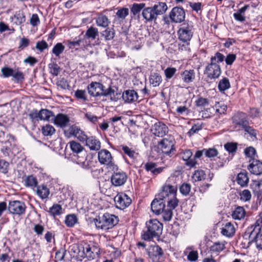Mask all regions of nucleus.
<instances>
[{"mask_svg":"<svg viewBox=\"0 0 262 262\" xmlns=\"http://www.w3.org/2000/svg\"><path fill=\"white\" fill-rule=\"evenodd\" d=\"M225 56L221 53L217 52L211 57V62L205 69V73L211 79L217 78L221 74V69L217 63L223 62Z\"/></svg>","mask_w":262,"mask_h":262,"instance_id":"1","label":"nucleus"},{"mask_svg":"<svg viewBox=\"0 0 262 262\" xmlns=\"http://www.w3.org/2000/svg\"><path fill=\"white\" fill-rule=\"evenodd\" d=\"M177 188L174 186L167 185L163 187L162 192L160 196L165 198L164 201L167 202V208L173 210L178 205L179 200L176 197Z\"/></svg>","mask_w":262,"mask_h":262,"instance_id":"2","label":"nucleus"},{"mask_svg":"<svg viewBox=\"0 0 262 262\" xmlns=\"http://www.w3.org/2000/svg\"><path fill=\"white\" fill-rule=\"evenodd\" d=\"M89 94L94 97L110 96L112 100V96L114 95L115 90L109 86L107 89H104V86L100 83L92 82L88 86Z\"/></svg>","mask_w":262,"mask_h":262,"instance_id":"3","label":"nucleus"},{"mask_svg":"<svg viewBox=\"0 0 262 262\" xmlns=\"http://www.w3.org/2000/svg\"><path fill=\"white\" fill-rule=\"evenodd\" d=\"M94 222L97 228L106 230L115 226L118 223V220L115 215L105 213L102 216L95 219Z\"/></svg>","mask_w":262,"mask_h":262,"instance_id":"4","label":"nucleus"},{"mask_svg":"<svg viewBox=\"0 0 262 262\" xmlns=\"http://www.w3.org/2000/svg\"><path fill=\"white\" fill-rule=\"evenodd\" d=\"M179 39L183 42L190 40L193 34V26L191 22L183 24L178 32Z\"/></svg>","mask_w":262,"mask_h":262,"instance_id":"5","label":"nucleus"},{"mask_svg":"<svg viewBox=\"0 0 262 262\" xmlns=\"http://www.w3.org/2000/svg\"><path fill=\"white\" fill-rule=\"evenodd\" d=\"M167 6L164 2H159L151 8L148 7L149 17L148 21H155L158 15L164 14L167 10Z\"/></svg>","mask_w":262,"mask_h":262,"instance_id":"6","label":"nucleus"},{"mask_svg":"<svg viewBox=\"0 0 262 262\" xmlns=\"http://www.w3.org/2000/svg\"><path fill=\"white\" fill-rule=\"evenodd\" d=\"M98 160L102 164L107 165V168L112 170H117V166L112 161L111 152L106 149H101L98 152Z\"/></svg>","mask_w":262,"mask_h":262,"instance_id":"7","label":"nucleus"},{"mask_svg":"<svg viewBox=\"0 0 262 262\" xmlns=\"http://www.w3.org/2000/svg\"><path fill=\"white\" fill-rule=\"evenodd\" d=\"M163 225L156 219L150 220L148 223V240L154 237H159L162 234Z\"/></svg>","mask_w":262,"mask_h":262,"instance_id":"8","label":"nucleus"},{"mask_svg":"<svg viewBox=\"0 0 262 262\" xmlns=\"http://www.w3.org/2000/svg\"><path fill=\"white\" fill-rule=\"evenodd\" d=\"M26 208L24 203L19 201L10 202L8 206V210L10 213L18 215L25 213Z\"/></svg>","mask_w":262,"mask_h":262,"instance_id":"9","label":"nucleus"},{"mask_svg":"<svg viewBox=\"0 0 262 262\" xmlns=\"http://www.w3.org/2000/svg\"><path fill=\"white\" fill-rule=\"evenodd\" d=\"M171 21L174 23H181L185 20V12L184 10L179 7H175L169 13Z\"/></svg>","mask_w":262,"mask_h":262,"instance_id":"10","label":"nucleus"},{"mask_svg":"<svg viewBox=\"0 0 262 262\" xmlns=\"http://www.w3.org/2000/svg\"><path fill=\"white\" fill-rule=\"evenodd\" d=\"M116 207L120 209H124L129 206L132 203L131 199L125 193H118L115 198Z\"/></svg>","mask_w":262,"mask_h":262,"instance_id":"11","label":"nucleus"},{"mask_svg":"<svg viewBox=\"0 0 262 262\" xmlns=\"http://www.w3.org/2000/svg\"><path fill=\"white\" fill-rule=\"evenodd\" d=\"M113 174L111 177V182L115 186H121L125 184L127 177L126 173L123 171L115 170H113Z\"/></svg>","mask_w":262,"mask_h":262,"instance_id":"12","label":"nucleus"},{"mask_svg":"<svg viewBox=\"0 0 262 262\" xmlns=\"http://www.w3.org/2000/svg\"><path fill=\"white\" fill-rule=\"evenodd\" d=\"M168 131L167 126L161 122H157L152 125L150 128L151 133L155 136L163 137Z\"/></svg>","mask_w":262,"mask_h":262,"instance_id":"13","label":"nucleus"},{"mask_svg":"<svg viewBox=\"0 0 262 262\" xmlns=\"http://www.w3.org/2000/svg\"><path fill=\"white\" fill-rule=\"evenodd\" d=\"M165 198L160 197L155 198L151 203V210L156 214H159L162 212L165 207Z\"/></svg>","mask_w":262,"mask_h":262,"instance_id":"14","label":"nucleus"},{"mask_svg":"<svg viewBox=\"0 0 262 262\" xmlns=\"http://www.w3.org/2000/svg\"><path fill=\"white\" fill-rule=\"evenodd\" d=\"M180 155L182 159L184 161H186V165L190 168L195 167V165L197 164V162L194 159L191 158L192 156V152L191 150L186 149L184 150H182L180 153Z\"/></svg>","mask_w":262,"mask_h":262,"instance_id":"15","label":"nucleus"},{"mask_svg":"<svg viewBox=\"0 0 262 262\" xmlns=\"http://www.w3.org/2000/svg\"><path fill=\"white\" fill-rule=\"evenodd\" d=\"M162 254V249L159 246H150L148 249V255L153 262H160Z\"/></svg>","mask_w":262,"mask_h":262,"instance_id":"16","label":"nucleus"},{"mask_svg":"<svg viewBox=\"0 0 262 262\" xmlns=\"http://www.w3.org/2000/svg\"><path fill=\"white\" fill-rule=\"evenodd\" d=\"M158 143V149H161L162 152L165 154L171 153L174 146L172 141L167 139H163Z\"/></svg>","mask_w":262,"mask_h":262,"instance_id":"17","label":"nucleus"},{"mask_svg":"<svg viewBox=\"0 0 262 262\" xmlns=\"http://www.w3.org/2000/svg\"><path fill=\"white\" fill-rule=\"evenodd\" d=\"M247 168L250 172L256 175H260L262 174V162L259 160L253 159Z\"/></svg>","mask_w":262,"mask_h":262,"instance_id":"18","label":"nucleus"},{"mask_svg":"<svg viewBox=\"0 0 262 262\" xmlns=\"http://www.w3.org/2000/svg\"><path fill=\"white\" fill-rule=\"evenodd\" d=\"M247 115L245 113L238 112L235 114L232 117L233 122L236 125L243 127L246 124H249Z\"/></svg>","mask_w":262,"mask_h":262,"instance_id":"19","label":"nucleus"},{"mask_svg":"<svg viewBox=\"0 0 262 262\" xmlns=\"http://www.w3.org/2000/svg\"><path fill=\"white\" fill-rule=\"evenodd\" d=\"M85 246L83 245H74L71 248V252L74 253V256H75L78 260H82L85 258Z\"/></svg>","mask_w":262,"mask_h":262,"instance_id":"20","label":"nucleus"},{"mask_svg":"<svg viewBox=\"0 0 262 262\" xmlns=\"http://www.w3.org/2000/svg\"><path fill=\"white\" fill-rule=\"evenodd\" d=\"M54 122L55 124L61 127H65L68 126L70 122L69 117L63 114H58L54 117Z\"/></svg>","mask_w":262,"mask_h":262,"instance_id":"21","label":"nucleus"},{"mask_svg":"<svg viewBox=\"0 0 262 262\" xmlns=\"http://www.w3.org/2000/svg\"><path fill=\"white\" fill-rule=\"evenodd\" d=\"M145 7V4L144 3H135L133 5L130 9L131 12L134 14V15H136L138 14L142 9H143L142 13V15L144 19H147V8H144Z\"/></svg>","mask_w":262,"mask_h":262,"instance_id":"22","label":"nucleus"},{"mask_svg":"<svg viewBox=\"0 0 262 262\" xmlns=\"http://www.w3.org/2000/svg\"><path fill=\"white\" fill-rule=\"evenodd\" d=\"M70 133L77 138L81 142H85L87 136L84 133L76 126H72L70 128Z\"/></svg>","mask_w":262,"mask_h":262,"instance_id":"23","label":"nucleus"},{"mask_svg":"<svg viewBox=\"0 0 262 262\" xmlns=\"http://www.w3.org/2000/svg\"><path fill=\"white\" fill-rule=\"evenodd\" d=\"M86 145L89 147L90 150L97 151L101 148V143L100 141L94 137H87V139L85 141Z\"/></svg>","mask_w":262,"mask_h":262,"instance_id":"24","label":"nucleus"},{"mask_svg":"<svg viewBox=\"0 0 262 262\" xmlns=\"http://www.w3.org/2000/svg\"><path fill=\"white\" fill-rule=\"evenodd\" d=\"M85 257L89 260L94 259L96 256H98L99 252V249L95 247H90L89 245L85 246Z\"/></svg>","mask_w":262,"mask_h":262,"instance_id":"25","label":"nucleus"},{"mask_svg":"<svg viewBox=\"0 0 262 262\" xmlns=\"http://www.w3.org/2000/svg\"><path fill=\"white\" fill-rule=\"evenodd\" d=\"M122 97L127 103L133 102L138 99V94L134 90H126L123 93Z\"/></svg>","mask_w":262,"mask_h":262,"instance_id":"26","label":"nucleus"},{"mask_svg":"<svg viewBox=\"0 0 262 262\" xmlns=\"http://www.w3.org/2000/svg\"><path fill=\"white\" fill-rule=\"evenodd\" d=\"M236 181L241 186H246L249 182L248 172L246 171H243L239 173L236 178Z\"/></svg>","mask_w":262,"mask_h":262,"instance_id":"27","label":"nucleus"},{"mask_svg":"<svg viewBox=\"0 0 262 262\" xmlns=\"http://www.w3.org/2000/svg\"><path fill=\"white\" fill-rule=\"evenodd\" d=\"M36 193L43 200L48 197L50 194V190L46 185H41L37 187Z\"/></svg>","mask_w":262,"mask_h":262,"instance_id":"28","label":"nucleus"},{"mask_svg":"<svg viewBox=\"0 0 262 262\" xmlns=\"http://www.w3.org/2000/svg\"><path fill=\"white\" fill-rule=\"evenodd\" d=\"M221 233L227 237L232 236L235 233V228L233 225L230 223H227L222 228Z\"/></svg>","mask_w":262,"mask_h":262,"instance_id":"29","label":"nucleus"},{"mask_svg":"<svg viewBox=\"0 0 262 262\" xmlns=\"http://www.w3.org/2000/svg\"><path fill=\"white\" fill-rule=\"evenodd\" d=\"M149 80L150 85L154 87H156L159 86L161 83L162 77L159 74L155 73L151 74Z\"/></svg>","mask_w":262,"mask_h":262,"instance_id":"30","label":"nucleus"},{"mask_svg":"<svg viewBox=\"0 0 262 262\" xmlns=\"http://www.w3.org/2000/svg\"><path fill=\"white\" fill-rule=\"evenodd\" d=\"M246 212L242 207H237L232 213L233 219L235 220H241L245 216Z\"/></svg>","mask_w":262,"mask_h":262,"instance_id":"31","label":"nucleus"},{"mask_svg":"<svg viewBox=\"0 0 262 262\" xmlns=\"http://www.w3.org/2000/svg\"><path fill=\"white\" fill-rule=\"evenodd\" d=\"M182 79L185 82H191L195 78V73L193 70H185L182 74Z\"/></svg>","mask_w":262,"mask_h":262,"instance_id":"32","label":"nucleus"},{"mask_svg":"<svg viewBox=\"0 0 262 262\" xmlns=\"http://www.w3.org/2000/svg\"><path fill=\"white\" fill-rule=\"evenodd\" d=\"M25 186L31 188L37 186L38 181L36 178L32 175L27 176L25 180Z\"/></svg>","mask_w":262,"mask_h":262,"instance_id":"33","label":"nucleus"},{"mask_svg":"<svg viewBox=\"0 0 262 262\" xmlns=\"http://www.w3.org/2000/svg\"><path fill=\"white\" fill-rule=\"evenodd\" d=\"M251 188L257 195L260 194L262 190V181L253 180L251 184Z\"/></svg>","mask_w":262,"mask_h":262,"instance_id":"34","label":"nucleus"},{"mask_svg":"<svg viewBox=\"0 0 262 262\" xmlns=\"http://www.w3.org/2000/svg\"><path fill=\"white\" fill-rule=\"evenodd\" d=\"M96 24L98 26L106 28L108 26L110 21L106 16L100 15L96 19Z\"/></svg>","mask_w":262,"mask_h":262,"instance_id":"35","label":"nucleus"},{"mask_svg":"<svg viewBox=\"0 0 262 262\" xmlns=\"http://www.w3.org/2000/svg\"><path fill=\"white\" fill-rule=\"evenodd\" d=\"M78 222V219L75 214L68 215L65 220V224L69 227H73Z\"/></svg>","mask_w":262,"mask_h":262,"instance_id":"36","label":"nucleus"},{"mask_svg":"<svg viewBox=\"0 0 262 262\" xmlns=\"http://www.w3.org/2000/svg\"><path fill=\"white\" fill-rule=\"evenodd\" d=\"M164 169V167H157V164L155 163H148V171H150L154 176H157L161 173Z\"/></svg>","mask_w":262,"mask_h":262,"instance_id":"37","label":"nucleus"},{"mask_svg":"<svg viewBox=\"0 0 262 262\" xmlns=\"http://www.w3.org/2000/svg\"><path fill=\"white\" fill-rule=\"evenodd\" d=\"M49 213L53 216L59 215L62 213V208L60 205L55 204L49 210Z\"/></svg>","mask_w":262,"mask_h":262,"instance_id":"38","label":"nucleus"},{"mask_svg":"<svg viewBox=\"0 0 262 262\" xmlns=\"http://www.w3.org/2000/svg\"><path fill=\"white\" fill-rule=\"evenodd\" d=\"M206 174L203 170H197L194 171L192 176V180L193 182L201 181L205 179Z\"/></svg>","mask_w":262,"mask_h":262,"instance_id":"39","label":"nucleus"},{"mask_svg":"<svg viewBox=\"0 0 262 262\" xmlns=\"http://www.w3.org/2000/svg\"><path fill=\"white\" fill-rule=\"evenodd\" d=\"M102 36L104 37L106 40H112L114 38L115 34V30L113 28H107L101 32Z\"/></svg>","mask_w":262,"mask_h":262,"instance_id":"40","label":"nucleus"},{"mask_svg":"<svg viewBox=\"0 0 262 262\" xmlns=\"http://www.w3.org/2000/svg\"><path fill=\"white\" fill-rule=\"evenodd\" d=\"M230 87L229 79L227 78H224L221 79L218 84V89L221 92L224 91Z\"/></svg>","mask_w":262,"mask_h":262,"instance_id":"41","label":"nucleus"},{"mask_svg":"<svg viewBox=\"0 0 262 262\" xmlns=\"http://www.w3.org/2000/svg\"><path fill=\"white\" fill-rule=\"evenodd\" d=\"M14 18L16 19L15 23L18 25H21L26 21L25 14L21 10H19L15 12L14 15Z\"/></svg>","mask_w":262,"mask_h":262,"instance_id":"42","label":"nucleus"},{"mask_svg":"<svg viewBox=\"0 0 262 262\" xmlns=\"http://www.w3.org/2000/svg\"><path fill=\"white\" fill-rule=\"evenodd\" d=\"M244 153L247 157L251 159L249 160V162H251L253 161V159H255V158L257 157L256 150L252 146H249L245 148L244 150Z\"/></svg>","mask_w":262,"mask_h":262,"instance_id":"43","label":"nucleus"},{"mask_svg":"<svg viewBox=\"0 0 262 262\" xmlns=\"http://www.w3.org/2000/svg\"><path fill=\"white\" fill-rule=\"evenodd\" d=\"M69 144L71 150L75 153H80L84 149L83 147L80 143L74 141H71Z\"/></svg>","mask_w":262,"mask_h":262,"instance_id":"44","label":"nucleus"},{"mask_svg":"<svg viewBox=\"0 0 262 262\" xmlns=\"http://www.w3.org/2000/svg\"><path fill=\"white\" fill-rule=\"evenodd\" d=\"M53 113L46 109H42L39 111V119L43 120H49L51 117H53Z\"/></svg>","mask_w":262,"mask_h":262,"instance_id":"45","label":"nucleus"},{"mask_svg":"<svg viewBox=\"0 0 262 262\" xmlns=\"http://www.w3.org/2000/svg\"><path fill=\"white\" fill-rule=\"evenodd\" d=\"M42 133L44 136H52L55 132L54 127L50 124H47L43 126L41 128Z\"/></svg>","mask_w":262,"mask_h":262,"instance_id":"46","label":"nucleus"},{"mask_svg":"<svg viewBox=\"0 0 262 262\" xmlns=\"http://www.w3.org/2000/svg\"><path fill=\"white\" fill-rule=\"evenodd\" d=\"M64 49L65 47L61 43L59 42L54 46L52 52L56 57H58L63 52Z\"/></svg>","mask_w":262,"mask_h":262,"instance_id":"47","label":"nucleus"},{"mask_svg":"<svg viewBox=\"0 0 262 262\" xmlns=\"http://www.w3.org/2000/svg\"><path fill=\"white\" fill-rule=\"evenodd\" d=\"M261 225H262V212L259 214V215L258 216V219H257L254 225L253 226L254 227L253 228V230L251 231V232L250 233V236L252 235L253 234H255V233L256 232H255V231L257 227H258L257 228V230H258L257 232L259 233V232L261 230Z\"/></svg>","mask_w":262,"mask_h":262,"instance_id":"48","label":"nucleus"},{"mask_svg":"<svg viewBox=\"0 0 262 262\" xmlns=\"http://www.w3.org/2000/svg\"><path fill=\"white\" fill-rule=\"evenodd\" d=\"M214 107L215 108L216 112L220 114H224L227 110V105L223 102H216Z\"/></svg>","mask_w":262,"mask_h":262,"instance_id":"49","label":"nucleus"},{"mask_svg":"<svg viewBox=\"0 0 262 262\" xmlns=\"http://www.w3.org/2000/svg\"><path fill=\"white\" fill-rule=\"evenodd\" d=\"M225 248V242H215L211 247V250L213 252H220L223 251Z\"/></svg>","mask_w":262,"mask_h":262,"instance_id":"50","label":"nucleus"},{"mask_svg":"<svg viewBox=\"0 0 262 262\" xmlns=\"http://www.w3.org/2000/svg\"><path fill=\"white\" fill-rule=\"evenodd\" d=\"M98 35V30L96 28L90 27L86 32V36L92 39H95Z\"/></svg>","mask_w":262,"mask_h":262,"instance_id":"51","label":"nucleus"},{"mask_svg":"<svg viewBox=\"0 0 262 262\" xmlns=\"http://www.w3.org/2000/svg\"><path fill=\"white\" fill-rule=\"evenodd\" d=\"M239 195L241 200L244 202L250 201L251 198V192L248 189H245L242 191L240 193Z\"/></svg>","mask_w":262,"mask_h":262,"instance_id":"52","label":"nucleus"},{"mask_svg":"<svg viewBox=\"0 0 262 262\" xmlns=\"http://www.w3.org/2000/svg\"><path fill=\"white\" fill-rule=\"evenodd\" d=\"M204 154L207 157L213 158L218 155V151L216 148H210L209 149H204Z\"/></svg>","mask_w":262,"mask_h":262,"instance_id":"53","label":"nucleus"},{"mask_svg":"<svg viewBox=\"0 0 262 262\" xmlns=\"http://www.w3.org/2000/svg\"><path fill=\"white\" fill-rule=\"evenodd\" d=\"M128 8H123L118 10L116 15L119 18L123 19L128 15Z\"/></svg>","mask_w":262,"mask_h":262,"instance_id":"54","label":"nucleus"},{"mask_svg":"<svg viewBox=\"0 0 262 262\" xmlns=\"http://www.w3.org/2000/svg\"><path fill=\"white\" fill-rule=\"evenodd\" d=\"M256 234L254 237V241L257 248L262 249V234L259 232H255Z\"/></svg>","mask_w":262,"mask_h":262,"instance_id":"55","label":"nucleus"},{"mask_svg":"<svg viewBox=\"0 0 262 262\" xmlns=\"http://www.w3.org/2000/svg\"><path fill=\"white\" fill-rule=\"evenodd\" d=\"M190 189V185L186 183L183 184L180 188V192L185 195L188 194Z\"/></svg>","mask_w":262,"mask_h":262,"instance_id":"56","label":"nucleus"},{"mask_svg":"<svg viewBox=\"0 0 262 262\" xmlns=\"http://www.w3.org/2000/svg\"><path fill=\"white\" fill-rule=\"evenodd\" d=\"M75 96L77 99H80L83 101L86 100L85 91L84 90H77L75 93Z\"/></svg>","mask_w":262,"mask_h":262,"instance_id":"57","label":"nucleus"},{"mask_svg":"<svg viewBox=\"0 0 262 262\" xmlns=\"http://www.w3.org/2000/svg\"><path fill=\"white\" fill-rule=\"evenodd\" d=\"M177 71L175 68H167L164 71L166 77L167 79H170L174 75Z\"/></svg>","mask_w":262,"mask_h":262,"instance_id":"58","label":"nucleus"},{"mask_svg":"<svg viewBox=\"0 0 262 262\" xmlns=\"http://www.w3.org/2000/svg\"><path fill=\"white\" fill-rule=\"evenodd\" d=\"M172 210L168 208L165 211L163 210V218L165 221H169L171 220L173 215Z\"/></svg>","mask_w":262,"mask_h":262,"instance_id":"59","label":"nucleus"},{"mask_svg":"<svg viewBox=\"0 0 262 262\" xmlns=\"http://www.w3.org/2000/svg\"><path fill=\"white\" fill-rule=\"evenodd\" d=\"M224 147L229 152H234L237 149V144L235 143H227L224 145Z\"/></svg>","mask_w":262,"mask_h":262,"instance_id":"60","label":"nucleus"},{"mask_svg":"<svg viewBox=\"0 0 262 262\" xmlns=\"http://www.w3.org/2000/svg\"><path fill=\"white\" fill-rule=\"evenodd\" d=\"M36 48L39 51L42 52L45 49H48V45L45 40L38 41L36 43Z\"/></svg>","mask_w":262,"mask_h":262,"instance_id":"61","label":"nucleus"},{"mask_svg":"<svg viewBox=\"0 0 262 262\" xmlns=\"http://www.w3.org/2000/svg\"><path fill=\"white\" fill-rule=\"evenodd\" d=\"M30 23L33 27L37 26L40 23V19L37 14H33L32 15L30 19Z\"/></svg>","mask_w":262,"mask_h":262,"instance_id":"62","label":"nucleus"},{"mask_svg":"<svg viewBox=\"0 0 262 262\" xmlns=\"http://www.w3.org/2000/svg\"><path fill=\"white\" fill-rule=\"evenodd\" d=\"M57 84L62 89H69L70 86L69 82L65 79L62 78L58 81Z\"/></svg>","mask_w":262,"mask_h":262,"instance_id":"63","label":"nucleus"},{"mask_svg":"<svg viewBox=\"0 0 262 262\" xmlns=\"http://www.w3.org/2000/svg\"><path fill=\"white\" fill-rule=\"evenodd\" d=\"M195 103L197 106H205L209 104V101L206 98L200 97L195 101Z\"/></svg>","mask_w":262,"mask_h":262,"instance_id":"64","label":"nucleus"}]
</instances>
